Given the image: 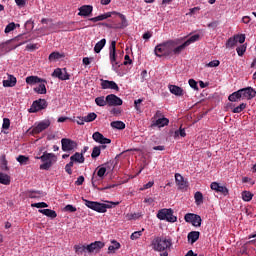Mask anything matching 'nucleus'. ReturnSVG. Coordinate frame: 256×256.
Returning <instances> with one entry per match:
<instances>
[{
    "label": "nucleus",
    "mask_w": 256,
    "mask_h": 256,
    "mask_svg": "<svg viewBox=\"0 0 256 256\" xmlns=\"http://www.w3.org/2000/svg\"><path fill=\"white\" fill-rule=\"evenodd\" d=\"M168 89L172 95H176V97H183V88L177 85H169Z\"/></svg>",
    "instance_id": "5701e85b"
},
{
    "label": "nucleus",
    "mask_w": 256,
    "mask_h": 256,
    "mask_svg": "<svg viewBox=\"0 0 256 256\" xmlns=\"http://www.w3.org/2000/svg\"><path fill=\"white\" fill-rule=\"evenodd\" d=\"M31 207H36V209H45L49 207V205L45 202H38V203L31 204Z\"/></svg>",
    "instance_id": "3c124183"
},
{
    "label": "nucleus",
    "mask_w": 256,
    "mask_h": 256,
    "mask_svg": "<svg viewBox=\"0 0 256 256\" xmlns=\"http://www.w3.org/2000/svg\"><path fill=\"white\" fill-rule=\"evenodd\" d=\"M247 109V103H241L239 106L232 109V113H242Z\"/></svg>",
    "instance_id": "79ce46f5"
},
{
    "label": "nucleus",
    "mask_w": 256,
    "mask_h": 256,
    "mask_svg": "<svg viewBox=\"0 0 256 256\" xmlns=\"http://www.w3.org/2000/svg\"><path fill=\"white\" fill-rule=\"evenodd\" d=\"M51 126V121L49 119L43 120L39 122L35 127L32 129L33 135H39V133H43L45 129H49Z\"/></svg>",
    "instance_id": "1a4fd4ad"
},
{
    "label": "nucleus",
    "mask_w": 256,
    "mask_h": 256,
    "mask_svg": "<svg viewBox=\"0 0 256 256\" xmlns=\"http://www.w3.org/2000/svg\"><path fill=\"white\" fill-rule=\"evenodd\" d=\"M97 173H96V176H95V172L93 173V176H92V186L93 187H98L99 185V182L100 181H103V177H105V174L107 173V168L105 167H101V168H97Z\"/></svg>",
    "instance_id": "6e6552de"
},
{
    "label": "nucleus",
    "mask_w": 256,
    "mask_h": 256,
    "mask_svg": "<svg viewBox=\"0 0 256 256\" xmlns=\"http://www.w3.org/2000/svg\"><path fill=\"white\" fill-rule=\"evenodd\" d=\"M70 161H74L75 163H85V156H83V153L76 152L70 157Z\"/></svg>",
    "instance_id": "cd10ccee"
},
{
    "label": "nucleus",
    "mask_w": 256,
    "mask_h": 256,
    "mask_svg": "<svg viewBox=\"0 0 256 256\" xmlns=\"http://www.w3.org/2000/svg\"><path fill=\"white\" fill-rule=\"evenodd\" d=\"M48 103L45 99L35 100L31 107L28 109L29 113H39V111H43V109H47Z\"/></svg>",
    "instance_id": "0eeeda50"
},
{
    "label": "nucleus",
    "mask_w": 256,
    "mask_h": 256,
    "mask_svg": "<svg viewBox=\"0 0 256 256\" xmlns=\"http://www.w3.org/2000/svg\"><path fill=\"white\" fill-rule=\"evenodd\" d=\"M177 137H187V133L184 128L180 127L179 130L174 132V138L177 139Z\"/></svg>",
    "instance_id": "a18cd8bd"
},
{
    "label": "nucleus",
    "mask_w": 256,
    "mask_h": 256,
    "mask_svg": "<svg viewBox=\"0 0 256 256\" xmlns=\"http://www.w3.org/2000/svg\"><path fill=\"white\" fill-rule=\"evenodd\" d=\"M243 97V94L241 92V89L230 94L228 97V101H231L232 103H235L237 101H239V99H241Z\"/></svg>",
    "instance_id": "c85d7f7f"
},
{
    "label": "nucleus",
    "mask_w": 256,
    "mask_h": 256,
    "mask_svg": "<svg viewBox=\"0 0 256 256\" xmlns=\"http://www.w3.org/2000/svg\"><path fill=\"white\" fill-rule=\"evenodd\" d=\"M16 161H18V163H20V165H28L29 163V157L25 156V155H19L16 158Z\"/></svg>",
    "instance_id": "ea45409f"
},
{
    "label": "nucleus",
    "mask_w": 256,
    "mask_h": 256,
    "mask_svg": "<svg viewBox=\"0 0 256 256\" xmlns=\"http://www.w3.org/2000/svg\"><path fill=\"white\" fill-rule=\"evenodd\" d=\"M111 115H114V117H119L121 113H123V109L114 107L110 110Z\"/></svg>",
    "instance_id": "603ef678"
},
{
    "label": "nucleus",
    "mask_w": 256,
    "mask_h": 256,
    "mask_svg": "<svg viewBox=\"0 0 256 256\" xmlns=\"http://www.w3.org/2000/svg\"><path fill=\"white\" fill-rule=\"evenodd\" d=\"M212 191H216L217 193H221L224 196L229 195V189L225 186L219 185L217 182H212L210 185Z\"/></svg>",
    "instance_id": "f3484780"
},
{
    "label": "nucleus",
    "mask_w": 256,
    "mask_h": 256,
    "mask_svg": "<svg viewBox=\"0 0 256 256\" xmlns=\"http://www.w3.org/2000/svg\"><path fill=\"white\" fill-rule=\"evenodd\" d=\"M74 249L77 255H83L84 253H87V246L85 245H76L74 246Z\"/></svg>",
    "instance_id": "c9c22d12"
},
{
    "label": "nucleus",
    "mask_w": 256,
    "mask_h": 256,
    "mask_svg": "<svg viewBox=\"0 0 256 256\" xmlns=\"http://www.w3.org/2000/svg\"><path fill=\"white\" fill-rule=\"evenodd\" d=\"M17 85V78L13 75H8L7 80H3V87H15Z\"/></svg>",
    "instance_id": "393cba45"
},
{
    "label": "nucleus",
    "mask_w": 256,
    "mask_h": 256,
    "mask_svg": "<svg viewBox=\"0 0 256 256\" xmlns=\"http://www.w3.org/2000/svg\"><path fill=\"white\" fill-rule=\"evenodd\" d=\"M154 125L156 127H167L169 125V119L166 117L158 118L155 122Z\"/></svg>",
    "instance_id": "7c9ffc66"
},
{
    "label": "nucleus",
    "mask_w": 256,
    "mask_h": 256,
    "mask_svg": "<svg viewBox=\"0 0 256 256\" xmlns=\"http://www.w3.org/2000/svg\"><path fill=\"white\" fill-rule=\"evenodd\" d=\"M52 77H56V79H60V81H69V79H71V75L67 73V68H56L52 73Z\"/></svg>",
    "instance_id": "9d476101"
},
{
    "label": "nucleus",
    "mask_w": 256,
    "mask_h": 256,
    "mask_svg": "<svg viewBox=\"0 0 256 256\" xmlns=\"http://www.w3.org/2000/svg\"><path fill=\"white\" fill-rule=\"evenodd\" d=\"M139 217H141L140 213H131L126 215V219H128V221H132V219H139Z\"/></svg>",
    "instance_id": "5fc2aeb1"
},
{
    "label": "nucleus",
    "mask_w": 256,
    "mask_h": 256,
    "mask_svg": "<svg viewBox=\"0 0 256 256\" xmlns=\"http://www.w3.org/2000/svg\"><path fill=\"white\" fill-rule=\"evenodd\" d=\"M93 13V6L91 5H83L79 8V17H89Z\"/></svg>",
    "instance_id": "6ab92c4d"
},
{
    "label": "nucleus",
    "mask_w": 256,
    "mask_h": 256,
    "mask_svg": "<svg viewBox=\"0 0 256 256\" xmlns=\"http://www.w3.org/2000/svg\"><path fill=\"white\" fill-rule=\"evenodd\" d=\"M40 84L33 89L35 93H38V95H47V83L45 82H39Z\"/></svg>",
    "instance_id": "a878e982"
},
{
    "label": "nucleus",
    "mask_w": 256,
    "mask_h": 256,
    "mask_svg": "<svg viewBox=\"0 0 256 256\" xmlns=\"http://www.w3.org/2000/svg\"><path fill=\"white\" fill-rule=\"evenodd\" d=\"M194 199H195L196 205H202V203H203V193H201L199 191L196 192L194 194Z\"/></svg>",
    "instance_id": "a19ab883"
},
{
    "label": "nucleus",
    "mask_w": 256,
    "mask_h": 256,
    "mask_svg": "<svg viewBox=\"0 0 256 256\" xmlns=\"http://www.w3.org/2000/svg\"><path fill=\"white\" fill-rule=\"evenodd\" d=\"M208 27L211 29H217L219 27V21H213L208 24Z\"/></svg>",
    "instance_id": "338daca9"
},
{
    "label": "nucleus",
    "mask_w": 256,
    "mask_h": 256,
    "mask_svg": "<svg viewBox=\"0 0 256 256\" xmlns=\"http://www.w3.org/2000/svg\"><path fill=\"white\" fill-rule=\"evenodd\" d=\"M124 62H123V65H131V63H133V60H131V57H129V54H126L124 56Z\"/></svg>",
    "instance_id": "0e129e2a"
},
{
    "label": "nucleus",
    "mask_w": 256,
    "mask_h": 256,
    "mask_svg": "<svg viewBox=\"0 0 256 256\" xmlns=\"http://www.w3.org/2000/svg\"><path fill=\"white\" fill-rule=\"evenodd\" d=\"M237 45V38L235 36L230 37L226 42V48L229 49L231 47H235Z\"/></svg>",
    "instance_id": "37998d69"
},
{
    "label": "nucleus",
    "mask_w": 256,
    "mask_h": 256,
    "mask_svg": "<svg viewBox=\"0 0 256 256\" xmlns=\"http://www.w3.org/2000/svg\"><path fill=\"white\" fill-rule=\"evenodd\" d=\"M105 247V243L101 242V241H95L89 245L86 246V251L87 253H96L98 251H101V249H103Z\"/></svg>",
    "instance_id": "2eb2a0df"
},
{
    "label": "nucleus",
    "mask_w": 256,
    "mask_h": 256,
    "mask_svg": "<svg viewBox=\"0 0 256 256\" xmlns=\"http://www.w3.org/2000/svg\"><path fill=\"white\" fill-rule=\"evenodd\" d=\"M8 162L5 156H2L0 169L1 171H9V166H7Z\"/></svg>",
    "instance_id": "de8ad7c7"
},
{
    "label": "nucleus",
    "mask_w": 256,
    "mask_h": 256,
    "mask_svg": "<svg viewBox=\"0 0 256 256\" xmlns=\"http://www.w3.org/2000/svg\"><path fill=\"white\" fill-rule=\"evenodd\" d=\"M245 51H247V45L243 44L236 48V52L239 57H243L245 55Z\"/></svg>",
    "instance_id": "49530a36"
},
{
    "label": "nucleus",
    "mask_w": 256,
    "mask_h": 256,
    "mask_svg": "<svg viewBox=\"0 0 256 256\" xmlns=\"http://www.w3.org/2000/svg\"><path fill=\"white\" fill-rule=\"evenodd\" d=\"M43 164L40 165L42 171H49L50 167H53L54 163H57V156L54 153L44 152L42 156L38 157Z\"/></svg>",
    "instance_id": "20e7f679"
},
{
    "label": "nucleus",
    "mask_w": 256,
    "mask_h": 256,
    "mask_svg": "<svg viewBox=\"0 0 256 256\" xmlns=\"http://www.w3.org/2000/svg\"><path fill=\"white\" fill-rule=\"evenodd\" d=\"M106 101L108 107H120V105H123V99H121L115 94L107 95Z\"/></svg>",
    "instance_id": "9b49d317"
},
{
    "label": "nucleus",
    "mask_w": 256,
    "mask_h": 256,
    "mask_svg": "<svg viewBox=\"0 0 256 256\" xmlns=\"http://www.w3.org/2000/svg\"><path fill=\"white\" fill-rule=\"evenodd\" d=\"M11 31H15V22L9 23L5 28V33H11Z\"/></svg>",
    "instance_id": "6e6d98bb"
},
{
    "label": "nucleus",
    "mask_w": 256,
    "mask_h": 256,
    "mask_svg": "<svg viewBox=\"0 0 256 256\" xmlns=\"http://www.w3.org/2000/svg\"><path fill=\"white\" fill-rule=\"evenodd\" d=\"M97 119V114L95 112L89 113L87 116L84 117L83 121L86 123H91Z\"/></svg>",
    "instance_id": "4c0bfd02"
},
{
    "label": "nucleus",
    "mask_w": 256,
    "mask_h": 256,
    "mask_svg": "<svg viewBox=\"0 0 256 256\" xmlns=\"http://www.w3.org/2000/svg\"><path fill=\"white\" fill-rule=\"evenodd\" d=\"M114 15H118V17H120L121 25L120 26H110L111 29H125V27H127V25H129L127 23V17H125V15H123L119 12L114 13Z\"/></svg>",
    "instance_id": "4be33fe9"
},
{
    "label": "nucleus",
    "mask_w": 256,
    "mask_h": 256,
    "mask_svg": "<svg viewBox=\"0 0 256 256\" xmlns=\"http://www.w3.org/2000/svg\"><path fill=\"white\" fill-rule=\"evenodd\" d=\"M142 101H143V99H137L134 101V107H135L136 111H141V107L139 105H141Z\"/></svg>",
    "instance_id": "e2e57ef3"
},
{
    "label": "nucleus",
    "mask_w": 256,
    "mask_h": 256,
    "mask_svg": "<svg viewBox=\"0 0 256 256\" xmlns=\"http://www.w3.org/2000/svg\"><path fill=\"white\" fill-rule=\"evenodd\" d=\"M61 57H63V55H61V53L59 52H52L50 55H49V61H57L59 59H61Z\"/></svg>",
    "instance_id": "09e8293b"
},
{
    "label": "nucleus",
    "mask_w": 256,
    "mask_h": 256,
    "mask_svg": "<svg viewBox=\"0 0 256 256\" xmlns=\"http://www.w3.org/2000/svg\"><path fill=\"white\" fill-rule=\"evenodd\" d=\"M95 103L98 107H105V105H107V96H100L95 98Z\"/></svg>",
    "instance_id": "f704fd0d"
},
{
    "label": "nucleus",
    "mask_w": 256,
    "mask_h": 256,
    "mask_svg": "<svg viewBox=\"0 0 256 256\" xmlns=\"http://www.w3.org/2000/svg\"><path fill=\"white\" fill-rule=\"evenodd\" d=\"M201 233L199 231H191L190 233H188V241L191 242V244L193 245V243H197V241H199V237H200Z\"/></svg>",
    "instance_id": "bb28decb"
},
{
    "label": "nucleus",
    "mask_w": 256,
    "mask_h": 256,
    "mask_svg": "<svg viewBox=\"0 0 256 256\" xmlns=\"http://www.w3.org/2000/svg\"><path fill=\"white\" fill-rule=\"evenodd\" d=\"M219 65H221L219 60H213L206 64V67H219Z\"/></svg>",
    "instance_id": "bf43d9fd"
},
{
    "label": "nucleus",
    "mask_w": 256,
    "mask_h": 256,
    "mask_svg": "<svg viewBox=\"0 0 256 256\" xmlns=\"http://www.w3.org/2000/svg\"><path fill=\"white\" fill-rule=\"evenodd\" d=\"M115 13H117V11L107 12V13L101 14L99 16L90 18L89 21H92V23H97L99 21H105V19H109V17H111L112 15H115Z\"/></svg>",
    "instance_id": "aec40b11"
},
{
    "label": "nucleus",
    "mask_w": 256,
    "mask_h": 256,
    "mask_svg": "<svg viewBox=\"0 0 256 256\" xmlns=\"http://www.w3.org/2000/svg\"><path fill=\"white\" fill-rule=\"evenodd\" d=\"M41 195H43V192H41V191L32 190V191L28 192V197L30 199H39V197H41Z\"/></svg>",
    "instance_id": "58836bf2"
},
{
    "label": "nucleus",
    "mask_w": 256,
    "mask_h": 256,
    "mask_svg": "<svg viewBox=\"0 0 256 256\" xmlns=\"http://www.w3.org/2000/svg\"><path fill=\"white\" fill-rule=\"evenodd\" d=\"M85 182V177L79 176L75 182V185H81L82 183Z\"/></svg>",
    "instance_id": "774afa93"
},
{
    "label": "nucleus",
    "mask_w": 256,
    "mask_h": 256,
    "mask_svg": "<svg viewBox=\"0 0 256 256\" xmlns=\"http://www.w3.org/2000/svg\"><path fill=\"white\" fill-rule=\"evenodd\" d=\"M242 199H243V201H246V202L251 201V199H253V193H251L249 191H243Z\"/></svg>",
    "instance_id": "c03bdc74"
},
{
    "label": "nucleus",
    "mask_w": 256,
    "mask_h": 256,
    "mask_svg": "<svg viewBox=\"0 0 256 256\" xmlns=\"http://www.w3.org/2000/svg\"><path fill=\"white\" fill-rule=\"evenodd\" d=\"M64 209H65V211H68L69 213H75V211H77V208L71 204L66 205Z\"/></svg>",
    "instance_id": "052dcab7"
},
{
    "label": "nucleus",
    "mask_w": 256,
    "mask_h": 256,
    "mask_svg": "<svg viewBox=\"0 0 256 256\" xmlns=\"http://www.w3.org/2000/svg\"><path fill=\"white\" fill-rule=\"evenodd\" d=\"M143 231H144V229H142L141 231H135L134 233L131 234L130 239L132 241L139 239V237H141V235H143Z\"/></svg>",
    "instance_id": "864d4df0"
},
{
    "label": "nucleus",
    "mask_w": 256,
    "mask_h": 256,
    "mask_svg": "<svg viewBox=\"0 0 256 256\" xmlns=\"http://www.w3.org/2000/svg\"><path fill=\"white\" fill-rule=\"evenodd\" d=\"M109 55H110V63L112 65V69L114 71H117V69H119L121 65H119V62H117V42L116 41L111 42Z\"/></svg>",
    "instance_id": "423d86ee"
},
{
    "label": "nucleus",
    "mask_w": 256,
    "mask_h": 256,
    "mask_svg": "<svg viewBox=\"0 0 256 256\" xmlns=\"http://www.w3.org/2000/svg\"><path fill=\"white\" fill-rule=\"evenodd\" d=\"M110 125L113 129H119L120 131L125 129V124L123 121H113L110 123Z\"/></svg>",
    "instance_id": "e433bc0d"
},
{
    "label": "nucleus",
    "mask_w": 256,
    "mask_h": 256,
    "mask_svg": "<svg viewBox=\"0 0 256 256\" xmlns=\"http://www.w3.org/2000/svg\"><path fill=\"white\" fill-rule=\"evenodd\" d=\"M158 219L160 221H168V223H175L177 221V216L173 215L172 209H161L157 213Z\"/></svg>",
    "instance_id": "39448f33"
},
{
    "label": "nucleus",
    "mask_w": 256,
    "mask_h": 256,
    "mask_svg": "<svg viewBox=\"0 0 256 256\" xmlns=\"http://www.w3.org/2000/svg\"><path fill=\"white\" fill-rule=\"evenodd\" d=\"M188 83L192 89H199V86H197V81H195L194 79H190Z\"/></svg>",
    "instance_id": "69168bd1"
},
{
    "label": "nucleus",
    "mask_w": 256,
    "mask_h": 256,
    "mask_svg": "<svg viewBox=\"0 0 256 256\" xmlns=\"http://www.w3.org/2000/svg\"><path fill=\"white\" fill-rule=\"evenodd\" d=\"M102 89H112L113 91H119V85L115 81H109L101 79Z\"/></svg>",
    "instance_id": "a211bd4d"
},
{
    "label": "nucleus",
    "mask_w": 256,
    "mask_h": 256,
    "mask_svg": "<svg viewBox=\"0 0 256 256\" xmlns=\"http://www.w3.org/2000/svg\"><path fill=\"white\" fill-rule=\"evenodd\" d=\"M234 37L236 39V43H245V34L236 35Z\"/></svg>",
    "instance_id": "13d9d810"
},
{
    "label": "nucleus",
    "mask_w": 256,
    "mask_h": 256,
    "mask_svg": "<svg viewBox=\"0 0 256 256\" xmlns=\"http://www.w3.org/2000/svg\"><path fill=\"white\" fill-rule=\"evenodd\" d=\"M92 139L96 143H100L101 145H109V143H111V139L106 138L100 132H94L93 135H92Z\"/></svg>",
    "instance_id": "dca6fc26"
},
{
    "label": "nucleus",
    "mask_w": 256,
    "mask_h": 256,
    "mask_svg": "<svg viewBox=\"0 0 256 256\" xmlns=\"http://www.w3.org/2000/svg\"><path fill=\"white\" fill-rule=\"evenodd\" d=\"M186 223H191L193 227H200L201 225V216L193 213H188L184 216Z\"/></svg>",
    "instance_id": "f8f14e48"
},
{
    "label": "nucleus",
    "mask_w": 256,
    "mask_h": 256,
    "mask_svg": "<svg viewBox=\"0 0 256 256\" xmlns=\"http://www.w3.org/2000/svg\"><path fill=\"white\" fill-rule=\"evenodd\" d=\"M153 185H155L154 181H150L148 183H146L141 189L140 191H145L146 189H151V187H153Z\"/></svg>",
    "instance_id": "680f3d73"
},
{
    "label": "nucleus",
    "mask_w": 256,
    "mask_h": 256,
    "mask_svg": "<svg viewBox=\"0 0 256 256\" xmlns=\"http://www.w3.org/2000/svg\"><path fill=\"white\" fill-rule=\"evenodd\" d=\"M1 185H11V177L5 173H0Z\"/></svg>",
    "instance_id": "72a5a7b5"
},
{
    "label": "nucleus",
    "mask_w": 256,
    "mask_h": 256,
    "mask_svg": "<svg viewBox=\"0 0 256 256\" xmlns=\"http://www.w3.org/2000/svg\"><path fill=\"white\" fill-rule=\"evenodd\" d=\"M240 91L242 93V99H247V101H251V99H255L256 97V91L251 86L242 88Z\"/></svg>",
    "instance_id": "4468645a"
},
{
    "label": "nucleus",
    "mask_w": 256,
    "mask_h": 256,
    "mask_svg": "<svg viewBox=\"0 0 256 256\" xmlns=\"http://www.w3.org/2000/svg\"><path fill=\"white\" fill-rule=\"evenodd\" d=\"M62 144V151L69 152L77 149V142L69 139V138H63L61 140Z\"/></svg>",
    "instance_id": "ddd939ff"
},
{
    "label": "nucleus",
    "mask_w": 256,
    "mask_h": 256,
    "mask_svg": "<svg viewBox=\"0 0 256 256\" xmlns=\"http://www.w3.org/2000/svg\"><path fill=\"white\" fill-rule=\"evenodd\" d=\"M27 85H37V83H47V80L40 78L39 76L26 77Z\"/></svg>",
    "instance_id": "412c9836"
},
{
    "label": "nucleus",
    "mask_w": 256,
    "mask_h": 256,
    "mask_svg": "<svg viewBox=\"0 0 256 256\" xmlns=\"http://www.w3.org/2000/svg\"><path fill=\"white\" fill-rule=\"evenodd\" d=\"M173 242L171 239H167L166 237H155L151 242V247L154 251L159 253L167 251V249L171 248Z\"/></svg>",
    "instance_id": "7ed1b4c3"
},
{
    "label": "nucleus",
    "mask_w": 256,
    "mask_h": 256,
    "mask_svg": "<svg viewBox=\"0 0 256 256\" xmlns=\"http://www.w3.org/2000/svg\"><path fill=\"white\" fill-rule=\"evenodd\" d=\"M38 211L39 213H42V215H45L46 217H50V219H55L57 217V212L51 209H40Z\"/></svg>",
    "instance_id": "c756f323"
},
{
    "label": "nucleus",
    "mask_w": 256,
    "mask_h": 256,
    "mask_svg": "<svg viewBox=\"0 0 256 256\" xmlns=\"http://www.w3.org/2000/svg\"><path fill=\"white\" fill-rule=\"evenodd\" d=\"M99 155H101V147L95 146L92 150L91 157H92V159H97V157H99Z\"/></svg>",
    "instance_id": "8fccbe9b"
},
{
    "label": "nucleus",
    "mask_w": 256,
    "mask_h": 256,
    "mask_svg": "<svg viewBox=\"0 0 256 256\" xmlns=\"http://www.w3.org/2000/svg\"><path fill=\"white\" fill-rule=\"evenodd\" d=\"M106 43H107V40L105 38L101 39L96 43L94 47V51L96 53H101V50L103 49V47H105Z\"/></svg>",
    "instance_id": "473e14b6"
},
{
    "label": "nucleus",
    "mask_w": 256,
    "mask_h": 256,
    "mask_svg": "<svg viewBox=\"0 0 256 256\" xmlns=\"http://www.w3.org/2000/svg\"><path fill=\"white\" fill-rule=\"evenodd\" d=\"M112 245L108 247L109 253H115V251L121 249V243L117 242V240L111 241Z\"/></svg>",
    "instance_id": "2f4dec72"
},
{
    "label": "nucleus",
    "mask_w": 256,
    "mask_h": 256,
    "mask_svg": "<svg viewBox=\"0 0 256 256\" xmlns=\"http://www.w3.org/2000/svg\"><path fill=\"white\" fill-rule=\"evenodd\" d=\"M175 179L176 185H178L179 189H187V181H185V178H183L181 174L176 173Z\"/></svg>",
    "instance_id": "b1692460"
},
{
    "label": "nucleus",
    "mask_w": 256,
    "mask_h": 256,
    "mask_svg": "<svg viewBox=\"0 0 256 256\" xmlns=\"http://www.w3.org/2000/svg\"><path fill=\"white\" fill-rule=\"evenodd\" d=\"M199 37V34H195L181 45H179V42L177 40H168L162 42L155 46L154 54L156 55V57H173V55H181V52L185 51V48L189 47L191 43L199 41Z\"/></svg>",
    "instance_id": "f257e3e1"
},
{
    "label": "nucleus",
    "mask_w": 256,
    "mask_h": 256,
    "mask_svg": "<svg viewBox=\"0 0 256 256\" xmlns=\"http://www.w3.org/2000/svg\"><path fill=\"white\" fill-rule=\"evenodd\" d=\"M9 127H11V120H9V118H4L2 129H9Z\"/></svg>",
    "instance_id": "4d7b16f0"
},
{
    "label": "nucleus",
    "mask_w": 256,
    "mask_h": 256,
    "mask_svg": "<svg viewBox=\"0 0 256 256\" xmlns=\"http://www.w3.org/2000/svg\"><path fill=\"white\" fill-rule=\"evenodd\" d=\"M82 200L84 202V205H86L88 209H92V211H96L97 213H107V209H112L113 207H117V205H119V202L107 201V204H105L95 201H89L85 198H82Z\"/></svg>",
    "instance_id": "f03ea898"
}]
</instances>
